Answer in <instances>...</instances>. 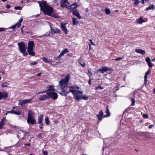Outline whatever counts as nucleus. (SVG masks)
I'll use <instances>...</instances> for the list:
<instances>
[{"mask_svg": "<svg viewBox=\"0 0 155 155\" xmlns=\"http://www.w3.org/2000/svg\"><path fill=\"white\" fill-rule=\"evenodd\" d=\"M67 6V5L65 4V3H64V2H62V1H61L60 2V6L64 8L65 7H66Z\"/></svg>", "mask_w": 155, "mask_h": 155, "instance_id": "obj_34", "label": "nucleus"}, {"mask_svg": "<svg viewBox=\"0 0 155 155\" xmlns=\"http://www.w3.org/2000/svg\"><path fill=\"white\" fill-rule=\"evenodd\" d=\"M22 53L23 54V55L24 56H26L28 54V53L26 52V51H25L24 52Z\"/></svg>", "mask_w": 155, "mask_h": 155, "instance_id": "obj_53", "label": "nucleus"}, {"mask_svg": "<svg viewBox=\"0 0 155 155\" xmlns=\"http://www.w3.org/2000/svg\"><path fill=\"white\" fill-rule=\"evenodd\" d=\"M82 99L84 100H87L89 99V96H86V95H81V99Z\"/></svg>", "mask_w": 155, "mask_h": 155, "instance_id": "obj_28", "label": "nucleus"}, {"mask_svg": "<svg viewBox=\"0 0 155 155\" xmlns=\"http://www.w3.org/2000/svg\"><path fill=\"white\" fill-rule=\"evenodd\" d=\"M66 23H61L60 25L61 28L62 30L63 31L65 34H67L68 33V31L66 28Z\"/></svg>", "mask_w": 155, "mask_h": 155, "instance_id": "obj_8", "label": "nucleus"}, {"mask_svg": "<svg viewBox=\"0 0 155 155\" xmlns=\"http://www.w3.org/2000/svg\"><path fill=\"white\" fill-rule=\"evenodd\" d=\"M31 145V144L30 143H25V146H30Z\"/></svg>", "mask_w": 155, "mask_h": 155, "instance_id": "obj_64", "label": "nucleus"}, {"mask_svg": "<svg viewBox=\"0 0 155 155\" xmlns=\"http://www.w3.org/2000/svg\"><path fill=\"white\" fill-rule=\"evenodd\" d=\"M70 92H72V93L73 95H74L75 93L76 92V91L74 90L70 89L68 91H67V93H69Z\"/></svg>", "mask_w": 155, "mask_h": 155, "instance_id": "obj_32", "label": "nucleus"}, {"mask_svg": "<svg viewBox=\"0 0 155 155\" xmlns=\"http://www.w3.org/2000/svg\"><path fill=\"white\" fill-rule=\"evenodd\" d=\"M35 45L33 41H29L28 43L27 49L33 48L35 47Z\"/></svg>", "mask_w": 155, "mask_h": 155, "instance_id": "obj_11", "label": "nucleus"}, {"mask_svg": "<svg viewBox=\"0 0 155 155\" xmlns=\"http://www.w3.org/2000/svg\"><path fill=\"white\" fill-rule=\"evenodd\" d=\"M43 153L44 155H48V153L47 151H45L43 152Z\"/></svg>", "mask_w": 155, "mask_h": 155, "instance_id": "obj_55", "label": "nucleus"}, {"mask_svg": "<svg viewBox=\"0 0 155 155\" xmlns=\"http://www.w3.org/2000/svg\"><path fill=\"white\" fill-rule=\"evenodd\" d=\"M103 112L102 110H101L99 112V114L97 115V117L98 120L101 121L102 120V117H103Z\"/></svg>", "mask_w": 155, "mask_h": 155, "instance_id": "obj_16", "label": "nucleus"}, {"mask_svg": "<svg viewBox=\"0 0 155 155\" xmlns=\"http://www.w3.org/2000/svg\"><path fill=\"white\" fill-rule=\"evenodd\" d=\"M132 1H134L133 5L134 6H136L140 2V0H132Z\"/></svg>", "mask_w": 155, "mask_h": 155, "instance_id": "obj_33", "label": "nucleus"}, {"mask_svg": "<svg viewBox=\"0 0 155 155\" xmlns=\"http://www.w3.org/2000/svg\"><path fill=\"white\" fill-rule=\"evenodd\" d=\"M70 78V74H68L65 77V78L63 79V80H64V81L67 83H68L69 81Z\"/></svg>", "mask_w": 155, "mask_h": 155, "instance_id": "obj_23", "label": "nucleus"}, {"mask_svg": "<svg viewBox=\"0 0 155 155\" xmlns=\"http://www.w3.org/2000/svg\"><path fill=\"white\" fill-rule=\"evenodd\" d=\"M14 9L15 10H21L22 8L19 6H15L14 7Z\"/></svg>", "mask_w": 155, "mask_h": 155, "instance_id": "obj_42", "label": "nucleus"}, {"mask_svg": "<svg viewBox=\"0 0 155 155\" xmlns=\"http://www.w3.org/2000/svg\"><path fill=\"white\" fill-rule=\"evenodd\" d=\"M45 122L46 124L47 125H48L49 124V120L48 117H46L45 118Z\"/></svg>", "mask_w": 155, "mask_h": 155, "instance_id": "obj_35", "label": "nucleus"}, {"mask_svg": "<svg viewBox=\"0 0 155 155\" xmlns=\"http://www.w3.org/2000/svg\"><path fill=\"white\" fill-rule=\"evenodd\" d=\"M92 82H91V79H90L88 81V84L89 85H91V84Z\"/></svg>", "mask_w": 155, "mask_h": 155, "instance_id": "obj_59", "label": "nucleus"}, {"mask_svg": "<svg viewBox=\"0 0 155 155\" xmlns=\"http://www.w3.org/2000/svg\"><path fill=\"white\" fill-rule=\"evenodd\" d=\"M121 57H119V58H117V60H121L123 59Z\"/></svg>", "mask_w": 155, "mask_h": 155, "instance_id": "obj_63", "label": "nucleus"}, {"mask_svg": "<svg viewBox=\"0 0 155 155\" xmlns=\"http://www.w3.org/2000/svg\"><path fill=\"white\" fill-rule=\"evenodd\" d=\"M5 7L7 8H9L11 7V6L7 4L6 5Z\"/></svg>", "mask_w": 155, "mask_h": 155, "instance_id": "obj_56", "label": "nucleus"}, {"mask_svg": "<svg viewBox=\"0 0 155 155\" xmlns=\"http://www.w3.org/2000/svg\"><path fill=\"white\" fill-rule=\"evenodd\" d=\"M147 64L149 68H152L153 67V65L152 64V63L151 62H150L147 63Z\"/></svg>", "mask_w": 155, "mask_h": 155, "instance_id": "obj_46", "label": "nucleus"}, {"mask_svg": "<svg viewBox=\"0 0 155 155\" xmlns=\"http://www.w3.org/2000/svg\"><path fill=\"white\" fill-rule=\"evenodd\" d=\"M105 12L106 14H108L110 13V11L109 8H106L105 9Z\"/></svg>", "mask_w": 155, "mask_h": 155, "instance_id": "obj_37", "label": "nucleus"}, {"mask_svg": "<svg viewBox=\"0 0 155 155\" xmlns=\"http://www.w3.org/2000/svg\"><path fill=\"white\" fill-rule=\"evenodd\" d=\"M69 52L68 49L67 48L64 49L60 53L63 56L64 54L66 53H68Z\"/></svg>", "mask_w": 155, "mask_h": 155, "instance_id": "obj_27", "label": "nucleus"}, {"mask_svg": "<svg viewBox=\"0 0 155 155\" xmlns=\"http://www.w3.org/2000/svg\"><path fill=\"white\" fill-rule=\"evenodd\" d=\"M19 50L21 53H23L26 51V44L25 42H19L18 43Z\"/></svg>", "mask_w": 155, "mask_h": 155, "instance_id": "obj_2", "label": "nucleus"}, {"mask_svg": "<svg viewBox=\"0 0 155 155\" xmlns=\"http://www.w3.org/2000/svg\"><path fill=\"white\" fill-rule=\"evenodd\" d=\"M14 110H11V111H8V113L14 114Z\"/></svg>", "mask_w": 155, "mask_h": 155, "instance_id": "obj_58", "label": "nucleus"}, {"mask_svg": "<svg viewBox=\"0 0 155 155\" xmlns=\"http://www.w3.org/2000/svg\"><path fill=\"white\" fill-rule=\"evenodd\" d=\"M108 71H112V69L110 67H107L106 66H104L101 68H99L97 70V71L101 72L102 74H104L105 72L107 73Z\"/></svg>", "mask_w": 155, "mask_h": 155, "instance_id": "obj_6", "label": "nucleus"}, {"mask_svg": "<svg viewBox=\"0 0 155 155\" xmlns=\"http://www.w3.org/2000/svg\"><path fill=\"white\" fill-rule=\"evenodd\" d=\"M76 92H77V93H78L79 94H81V95H82V94L83 93V91H78V90H77L76 91Z\"/></svg>", "mask_w": 155, "mask_h": 155, "instance_id": "obj_52", "label": "nucleus"}, {"mask_svg": "<svg viewBox=\"0 0 155 155\" xmlns=\"http://www.w3.org/2000/svg\"><path fill=\"white\" fill-rule=\"evenodd\" d=\"M5 120V118H3L0 122V130L2 128V127L4 125V121Z\"/></svg>", "mask_w": 155, "mask_h": 155, "instance_id": "obj_25", "label": "nucleus"}, {"mask_svg": "<svg viewBox=\"0 0 155 155\" xmlns=\"http://www.w3.org/2000/svg\"><path fill=\"white\" fill-rule=\"evenodd\" d=\"M47 94L49 98H51L53 100H56L58 98V95L57 93L53 91H48Z\"/></svg>", "mask_w": 155, "mask_h": 155, "instance_id": "obj_4", "label": "nucleus"}, {"mask_svg": "<svg viewBox=\"0 0 155 155\" xmlns=\"http://www.w3.org/2000/svg\"><path fill=\"white\" fill-rule=\"evenodd\" d=\"M21 111H14V114H16L17 115H20L21 114Z\"/></svg>", "mask_w": 155, "mask_h": 155, "instance_id": "obj_39", "label": "nucleus"}, {"mask_svg": "<svg viewBox=\"0 0 155 155\" xmlns=\"http://www.w3.org/2000/svg\"><path fill=\"white\" fill-rule=\"evenodd\" d=\"M155 6L154 5L151 4L147 8H146L145 10L148 11L150 10L153 9L155 8Z\"/></svg>", "mask_w": 155, "mask_h": 155, "instance_id": "obj_26", "label": "nucleus"}, {"mask_svg": "<svg viewBox=\"0 0 155 155\" xmlns=\"http://www.w3.org/2000/svg\"><path fill=\"white\" fill-rule=\"evenodd\" d=\"M81 95L76 92L74 95V97L76 100L79 101L81 100Z\"/></svg>", "mask_w": 155, "mask_h": 155, "instance_id": "obj_13", "label": "nucleus"}, {"mask_svg": "<svg viewBox=\"0 0 155 155\" xmlns=\"http://www.w3.org/2000/svg\"><path fill=\"white\" fill-rule=\"evenodd\" d=\"M37 137L38 138L41 139L42 138L41 133H39L37 136Z\"/></svg>", "mask_w": 155, "mask_h": 155, "instance_id": "obj_49", "label": "nucleus"}, {"mask_svg": "<svg viewBox=\"0 0 155 155\" xmlns=\"http://www.w3.org/2000/svg\"><path fill=\"white\" fill-rule=\"evenodd\" d=\"M78 62L82 67H84L85 65V61L82 59H80L78 61Z\"/></svg>", "mask_w": 155, "mask_h": 155, "instance_id": "obj_21", "label": "nucleus"}, {"mask_svg": "<svg viewBox=\"0 0 155 155\" xmlns=\"http://www.w3.org/2000/svg\"><path fill=\"white\" fill-rule=\"evenodd\" d=\"M105 113H106L107 114L103 116L104 117H108L110 116V113L109 112L108 107L107 106L106 107V110L105 111Z\"/></svg>", "mask_w": 155, "mask_h": 155, "instance_id": "obj_19", "label": "nucleus"}, {"mask_svg": "<svg viewBox=\"0 0 155 155\" xmlns=\"http://www.w3.org/2000/svg\"><path fill=\"white\" fill-rule=\"evenodd\" d=\"M135 51L137 53L142 55H144L146 53L145 51L144 50L141 49H136Z\"/></svg>", "mask_w": 155, "mask_h": 155, "instance_id": "obj_20", "label": "nucleus"}, {"mask_svg": "<svg viewBox=\"0 0 155 155\" xmlns=\"http://www.w3.org/2000/svg\"><path fill=\"white\" fill-rule=\"evenodd\" d=\"M131 101L132 102L131 104L132 106H134L135 104V101L134 98L131 97L130 98Z\"/></svg>", "mask_w": 155, "mask_h": 155, "instance_id": "obj_36", "label": "nucleus"}, {"mask_svg": "<svg viewBox=\"0 0 155 155\" xmlns=\"http://www.w3.org/2000/svg\"><path fill=\"white\" fill-rule=\"evenodd\" d=\"M67 83H66V82L62 80L59 81V84L60 85L61 91H64L65 87H67Z\"/></svg>", "mask_w": 155, "mask_h": 155, "instance_id": "obj_7", "label": "nucleus"}, {"mask_svg": "<svg viewBox=\"0 0 155 155\" xmlns=\"http://www.w3.org/2000/svg\"><path fill=\"white\" fill-rule=\"evenodd\" d=\"M47 88H48V90H45L42 91L38 92V93L37 94H36L37 95L40 94L47 93L48 91H55V89L54 88V86L53 85H48L47 86Z\"/></svg>", "mask_w": 155, "mask_h": 155, "instance_id": "obj_5", "label": "nucleus"}, {"mask_svg": "<svg viewBox=\"0 0 155 155\" xmlns=\"http://www.w3.org/2000/svg\"><path fill=\"white\" fill-rule=\"evenodd\" d=\"M37 2L39 5L40 10L42 11L45 15L57 18L55 14H52L54 11L53 8L48 4L46 1L42 0L41 1H38Z\"/></svg>", "mask_w": 155, "mask_h": 155, "instance_id": "obj_1", "label": "nucleus"}, {"mask_svg": "<svg viewBox=\"0 0 155 155\" xmlns=\"http://www.w3.org/2000/svg\"><path fill=\"white\" fill-rule=\"evenodd\" d=\"M52 31H53L54 34H58L60 32V29L58 28L53 29L52 30Z\"/></svg>", "mask_w": 155, "mask_h": 155, "instance_id": "obj_29", "label": "nucleus"}, {"mask_svg": "<svg viewBox=\"0 0 155 155\" xmlns=\"http://www.w3.org/2000/svg\"><path fill=\"white\" fill-rule=\"evenodd\" d=\"M49 99L48 96L47 95H40L38 98V100L40 101H45Z\"/></svg>", "mask_w": 155, "mask_h": 155, "instance_id": "obj_10", "label": "nucleus"}, {"mask_svg": "<svg viewBox=\"0 0 155 155\" xmlns=\"http://www.w3.org/2000/svg\"><path fill=\"white\" fill-rule=\"evenodd\" d=\"M5 29L3 28H0V32L2 31H5Z\"/></svg>", "mask_w": 155, "mask_h": 155, "instance_id": "obj_57", "label": "nucleus"}, {"mask_svg": "<svg viewBox=\"0 0 155 155\" xmlns=\"http://www.w3.org/2000/svg\"><path fill=\"white\" fill-rule=\"evenodd\" d=\"M32 98H30L28 100H25L26 103H31L32 101Z\"/></svg>", "mask_w": 155, "mask_h": 155, "instance_id": "obj_38", "label": "nucleus"}, {"mask_svg": "<svg viewBox=\"0 0 155 155\" xmlns=\"http://www.w3.org/2000/svg\"><path fill=\"white\" fill-rule=\"evenodd\" d=\"M147 74H145V75L144 76V83L145 84L147 82Z\"/></svg>", "mask_w": 155, "mask_h": 155, "instance_id": "obj_44", "label": "nucleus"}, {"mask_svg": "<svg viewBox=\"0 0 155 155\" xmlns=\"http://www.w3.org/2000/svg\"><path fill=\"white\" fill-rule=\"evenodd\" d=\"M26 104V103L25 100H23L20 101L19 103V105L22 106Z\"/></svg>", "mask_w": 155, "mask_h": 155, "instance_id": "obj_31", "label": "nucleus"}, {"mask_svg": "<svg viewBox=\"0 0 155 155\" xmlns=\"http://www.w3.org/2000/svg\"><path fill=\"white\" fill-rule=\"evenodd\" d=\"M43 117L44 115L42 114H40V116L38 117V124L42 123Z\"/></svg>", "mask_w": 155, "mask_h": 155, "instance_id": "obj_14", "label": "nucleus"}, {"mask_svg": "<svg viewBox=\"0 0 155 155\" xmlns=\"http://www.w3.org/2000/svg\"><path fill=\"white\" fill-rule=\"evenodd\" d=\"M143 118H148V115L147 114H143Z\"/></svg>", "mask_w": 155, "mask_h": 155, "instance_id": "obj_50", "label": "nucleus"}, {"mask_svg": "<svg viewBox=\"0 0 155 155\" xmlns=\"http://www.w3.org/2000/svg\"><path fill=\"white\" fill-rule=\"evenodd\" d=\"M23 20V18H21L16 24L11 27L10 28L14 30H15L17 26L18 28H19L21 25V23L22 22Z\"/></svg>", "mask_w": 155, "mask_h": 155, "instance_id": "obj_9", "label": "nucleus"}, {"mask_svg": "<svg viewBox=\"0 0 155 155\" xmlns=\"http://www.w3.org/2000/svg\"><path fill=\"white\" fill-rule=\"evenodd\" d=\"M61 1H62V2L64 3H67L68 2V0H61Z\"/></svg>", "mask_w": 155, "mask_h": 155, "instance_id": "obj_62", "label": "nucleus"}, {"mask_svg": "<svg viewBox=\"0 0 155 155\" xmlns=\"http://www.w3.org/2000/svg\"><path fill=\"white\" fill-rule=\"evenodd\" d=\"M71 6H74V7L73 8H77V7L78 6V5L77 4L76 2H74L73 4Z\"/></svg>", "mask_w": 155, "mask_h": 155, "instance_id": "obj_40", "label": "nucleus"}, {"mask_svg": "<svg viewBox=\"0 0 155 155\" xmlns=\"http://www.w3.org/2000/svg\"><path fill=\"white\" fill-rule=\"evenodd\" d=\"M145 22V21L142 19V17H140L139 19H137V22L140 24Z\"/></svg>", "mask_w": 155, "mask_h": 155, "instance_id": "obj_24", "label": "nucleus"}, {"mask_svg": "<svg viewBox=\"0 0 155 155\" xmlns=\"http://www.w3.org/2000/svg\"><path fill=\"white\" fill-rule=\"evenodd\" d=\"M73 55V54L72 53H69L67 55L68 56L72 57Z\"/></svg>", "mask_w": 155, "mask_h": 155, "instance_id": "obj_61", "label": "nucleus"}, {"mask_svg": "<svg viewBox=\"0 0 155 155\" xmlns=\"http://www.w3.org/2000/svg\"><path fill=\"white\" fill-rule=\"evenodd\" d=\"M34 113L31 110H30L28 112V118H34Z\"/></svg>", "mask_w": 155, "mask_h": 155, "instance_id": "obj_18", "label": "nucleus"}, {"mask_svg": "<svg viewBox=\"0 0 155 155\" xmlns=\"http://www.w3.org/2000/svg\"><path fill=\"white\" fill-rule=\"evenodd\" d=\"M34 48L27 49V51L28 54L32 56H34L35 55V53L33 51Z\"/></svg>", "mask_w": 155, "mask_h": 155, "instance_id": "obj_17", "label": "nucleus"}, {"mask_svg": "<svg viewBox=\"0 0 155 155\" xmlns=\"http://www.w3.org/2000/svg\"><path fill=\"white\" fill-rule=\"evenodd\" d=\"M8 95V94L6 92H4V93L0 91V99L2 100V98H4L7 97Z\"/></svg>", "mask_w": 155, "mask_h": 155, "instance_id": "obj_15", "label": "nucleus"}, {"mask_svg": "<svg viewBox=\"0 0 155 155\" xmlns=\"http://www.w3.org/2000/svg\"><path fill=\"white\" fill-rule=\"evenodd\" d=\"M73 21V25H75L78 23V21L77 20V19L76 18L73 17L72 18Z\"/></svg>", "mask_w": 155, "mask_h": 155, "instance_id": "obj_30", "label": "nucleus"}, {"mask_svg": "<svg viewBox=\"0 0 155 155\" xmlns=\"http://www.w3.org/2000/svg\"><path fill=\"white\" fill-rule=\"evenodd\" d=\"M64 93V95L65 96H67V94L68 93H67V90H64V91H62Z\"/></svg>", "mask_w": 155, "mask_h": 155, "instance_id": "obj_48", "label": "nucleus"}, {"mask_svg": "<svg viewBox=\"0 0 155 155\" xmlns=\"http://www.w3.org/2000/svg\"><path fill=\"white\" fill-rule=\"evenodd\" d=\"M27 122L28 124H34L35 123L36 120L34 118H28Z\"/></svg>", "mask_w": 155, "mask_h": 155, "instance_id": "obj_12", "label": "nucleus"}, {"mask_svg": "<svg viewBox=\"0 0 155 155\" xmlns=\"http://www.w3.org/2000/svg\"><path fill=\"white\" fill-rule=\"evenodd\" d=\"M146 61L147 63L150 62V59L149 57H147L146 58Z\"/></svg>", "mask_w": 155, "mask_h": 155, "instance_id": "obj_45", "label": "nucleus"}, {"mask_svg": "<svg viewBox=\"0 0 155 155\" xmlns=\"http://www.w3.org/2000/svg\"><path fill=\"white\" fill-rule=\"evenodd\" d=\"M71 12H72L73 14L76 16L79 19L81 18V17L80 14L77 10V8H74L73 7H71L68 8Z\"/></svg>", "mask_w": 155, "mask_h": 155, "instance_id": "obj_3", "label": "nucleus"}, {"mask_svg": "<svg viewBox=\"0 0 155 155\" xmlns=\"http://www.w3.org/2000/svg\"><path fill=\"white\" fill-rule=\"evenodd\" d=\"M63 56L60 53V54L56 58V59L57 60H58L59 59Z\"/></svg>", "mask_w": 155, "mask_h": 155, "instance_id": "obj_43", "label": "nucleus"}, {"mask_svg": "<svg viewBox=\"0 0 155 155\" xmlns=\"http://www.w3.org/2000/svg\"><path fill=\"white\" fill-rule=\"evenodd\" d=\"M42 60L45 63H50L51 64V65L52 64L51 62H54V61H48V59L45 57L43 58H42Z\"/></svg>", "mask_w": 155, "mask_h": 155, "instance_id": "obj_22", "label": "nucleus"}, {"mask_svg": "<svg viewBox=\"0 0 155 155\" xmlns=\"http://www.w3.org/2000/svg\"><path fill=\"white\" fill-rule=\"evenodd\" d=\"M154 127V125L153 124H151L148 127V128L149 129H151L152 127Z\"/></svg>", "mask_w": 155, "mask_h": 155, "instance_id": "obj_60", "label": "nucleus"}, {"mask_svg": "<svg viewBox=\"0 0 155 155\" xmlns=\"http://www.w3.org/2000/svg\"><path fill=\"white\" fill-rule=\"evenodd\" d=\"M151 72V71L149 69L148 71L146 72V74L147 75L149 74Z\"/></svg>", "mask_w": 155, "mask_h": 155, "instance_id": "obj_54", "label": "nucleus"}, {"mask_svg": "<svg viewBox=\"0 0 155 155\" xmlns=\"http://www.w3.org/2000/svg\"><path fill=\"white\" fill-rule=\"evenodd\" d=\"M103 88H104L101 86H98L96 87L95 89L96 90H98L99 89H102Z\"/></svg>", "mask_w": 155, "mask_h": 155, "instance_id": "obj_41", "label": "nucleus"}, {"mask_svg": "<svg viewBox=\"0 0 155 155\" xmlns=\"http://www.w3.org/2000/svg\"><path fill=\"white\" fill-rule=\"evenodd\" d=\"M38 62L37 61H35L34 62H31L30 63V65H36L38 64Z\"/></svg>", "mask_w": 155, "mask_h": 155, "instance_id": "obj_47", "label": "nucleus"}, {"mask_svg": "<svg viewBox=\"0 0 155 155\" xmlns=\"http://www.w3.org/2000/svg\"><path fill=\"white\" fill-rule=\"evenodd\" d=\"M40 124V128L41 129H43V123H41V124Z\"/></svg>", "mask_w": 155, "mask_h": 155, "instance_id": "obj_51", "label": "nucleus"}]
</instances>
